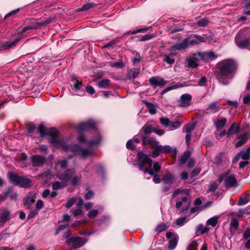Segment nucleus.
Masks as SVG:
<instances>
[{
    "instance_id": "f257e3e1",
    "label": "nucleus",
    "mask_w": 250,
    "mask_h": 250,
    "mask_svg": "<svg viewBox=\"0 0 250 250\" xmlns=\"http://www.w3.org/2000/svg\"><path fill=\"white\" fill-rule=\"evenodd\" d=\"M237 67V63L233 59H225L218 62L216 69L218 82L223 85H228L236 73Z\"/></svg>"
},
{
    "instance_id": "f03ea898",
    "label": "nucleus",
    "mask_w": 250,
    "mask_h": 250,
    "mask_svg": "<svg viewBox=\"0 0 250 250\" xmlns=\"http://www.w3.org/2000/svg\"><path fill=\"white\" fill-rule=\"evenodd\" d=\"M206 39L201 36L194 34L185 39L181 42L175 43L169 49L171 51H176L187 48L189 45L198 44L199 42H205Z\"/></svg>"
},
{
    "instance_id": "7ed1b4c3",
    "label": "nucleus",
    "mask_w": 250,
    "mask_h": 250,
    "mask_svg": "<svg viewBox=\"0 0 250 250\" xmlns=\"http://www.w3.org/2000/svg\"><path fill=\"white\" fill-rule=\"evenodd\" d=\"M57 177L63 183L70 181L73 186H77L81 178V175L76 174V170L73 168L67 169L62 173H58Z\"/></svg>"
},
{
    "instance_id": "20e7f679",
    "label": "nucleus",
    "mask_w": 250,
    "mask_h": 250,
    "mask_svg": "<svg viewBox=\"0 0 250 250\" xmlns=\"http://www.w3.org/2000/svg\"><path fill=\"white\" fill-rule=\"evenodd\" d=\"M10 182L15 186L27 188L31 185L32 181L26 176H19L17 173L10 172L8 173Z\"/></svg>"
},
{
    "instance_id": "39448f33",
    "label": "nucleus",
    "mask_w": 250,
    "mask_h": 250,
    "mask_svg": "<svg viewBox=\"0 0 250 250\" xmlns=\"http://www.w3.org/2000/svg\"><path fill=\"white\" fill-rule=\"evenodd\" d=\"M137 159L138 162L136 163L134 162L133 165L134 167H137L138 169L146 174V170L147 168H145L146 164H148V166L152 167V161L151 159L146 153L140 151L137 155Z\"/></svg>"
},
{
    "instance_id": "423d86ee",
    "label": "nucleus",
    "mask_w": 250,
    "mask_h": 250,
    "mask_svg": "<svg viewBox=\"0 0 250 250\" xmlns=\"http://www.w3.org/2000/svg\"><path fill=\"white\" fill-rule=\"evenodd\" d=\"M23 25L25 26L23 28H19V33L23 34L28 30H36L41 28L40 21H39V19H26L24 21Z\"/></svg>"
},
{
    "instance_id": "0eeeda50",
    "label": "nucleus",
    "mask_w": 250,
    "mask_h": 250,
    "mask_svg": "<svg viewBox=\"0 0 250 250\" xmlns=\"http://www.w3.org/2000/svg\"><path fill=\"white\" fill-rule=\"evenodd\" d=\"M88 239L78 236H73L68 238L66 243L74 249H78L83 246L87 241Z\"/></svg>"
},
{
    "instance_id": "6e6552de",
    "label": "nucleus",
    "mask_w": 250,
    "mask_h": 250,
    "mask_svg": "<svg viewBox=\"0 0 250 250\" xmlns=\"http://www.w3.org/2000/svg\"><path fill=\"white\" fill-rule=\"evenodd\" d=\"M95 126L96 123L95 121L90 120L80 124L77 126V129L79 133H82L84 131L94 128Z\"/></svg>"
},
{
    "instance_id": "1a4fd4ad",
    "label": "nucleus",
    "mask_w": 250,
    "mask_h": 250,
    "mask_svg": "<svg viewBox=\"0 0 250 250\" xmlns=\"http://www.w3.org/2000/svg\"><path fill=\"white\" fill-rule=\"evenodd\" d=\"M166 236L167 239H168L170 238L168 243V248L170 250H173L176 248L177 245L179 238L178 235L171 232H167Z\"/></svg>"
},
{
    "instance_id": "9d476101",
    "label": "nucleus",
    "mask_w": 250,
    "mask_h": 250,
    "mask_svg": "<svg viewBox=\"0 0 250 250\" xmlns=\"http://www.w3.org/2000/svg\"><path fill=\"white\" fill-rule=\"evenodd\" d=\"M235 42L237 46L240 48H246L248 49L249 44V38H242L240 32H238L235 38Z\"/></svg>"
},
{
    "instance_id": "9b49d317",
    "label": "nucleus",
    "mask_w": 250,
    "mask_h": 250,
    "mask_svg": "<svg viewBox=\"0 0 250 250\" xmlns=\"http://www.w3.org/2000/svg\"><path fill=\"white\" fill-rule=\"evenodd\" d=\"M162 181L165 185H172L177 181L176 176L169 171H166L162 177Z\"/></svg>"
},
{
    "instance_id": "f8f14e48",
    "label": "nucleus",
    "mask_w": 250,
    "mask_h": 250,
    "mask_svg": "<svg viewBox=\"0 0 250 250\" xmlns=\"http://www.w3.org/2000/svg\"><path fill=\"white\" fill-rule=\"evenodd\" d=\"M192 97L190 94H184L182 95L180 99L177 101L178 105L180 107H187L191 104Z\"/></svg>"
},
{
    "instance_id": "ddd939ff",
    "label": "nucleus",
    "mask_w": 250,
    "mask_h": 250,
    "mask_svg": "<svg viewBox=\"0 0 250 250\" xmlns=\"http://www.w3.org/2000/svg\"><path fill=\"white\" fill-rule=\"evenodd\" d=\"M36 193L33 191L30 192L23 199L24 205L27 209H30L32 204L35 201Z\"/></svg>"
},
{
    "instance_id": "4468645a",
    "label": "nucleus",
    "mask_w": 250,
    "mask_h": 250,
    "mask_svg": "<svg viewBox=\"0 0 250 250\" xmlns=\"http://www.w3.org/2000/svg\"><path fill=\"white\" fill-rule=\"evenodd\" d=\"M31 161L33 167H40L44 165L45 162V158L40 155H33L31 157Z\"/></svg>"
},
{
    "instance_id": "2eb2a0df",
    "label": "nucleus",
    "mask_w": 250,
    "mask_h": 250,
    "mask_svg": "<svg viewBox=\"0 0 250 250\" xmlns=\"http://www.w3.org/2000/svg\"><path fill=\"white\" fill-rule=\"evenodd\" d=\"M58 131L54 128H50L48 130L47 135L50 136V142L51 144L55 145L60 144V141L58 138Z\"/></svg>"
},
{
    "instance_id": "dca6fc26",
    "label": "nucleus",
    "mask_w": 250,
    "mask_h": 250,
    "mask_svg": "<svg viewBox=\"0 0 250 250\" xmlns=\"http://www.w3.org/2000/svg\"><path fill=\"white\" fill-rule=\"evenodd\" d=\"M149 82L150 85L154 87L156 86L162 87L167 83V81L159 77H152L150 78L149 79Z\"/></svg>"
},
{
    "instance_id": "f3484780",
    "label": "nucleus",
    "mask_w": 250,
    "mask_h": 250,
    "mask_svg": "<svg viewBox=\"0 0 250 250\" xmlns=\"http://www.w3.org/2000/svg\"><path fill=\"white\" fill-rule=\"evenodd\" d=\"M78 141L80 143H84L89 146H93L100 143L101 141V136H98L95 140L87 141L83 135H80L78 137Z\"/></svg>"
},
{
    "instance_id": "a211bd4d",
    "label": "nucleus",
    "mask_w": 250,
    "mask_h": 250,
    "mask_svg": "<svg viewBox=\"0 0 250 250\" xmlns=\"http://www.w3.org/2000/svg\"><path fill=\"white\" fill-rule=\"evenodd\" d=\"M162 146L159 144V142H157L151 146L152 151L151 152V156L153 158H156L159 156L162 153Z\"/></svg>"
},
{
    "instance_id": "6ab92c4d",
    "label": "nucleus",
    "mask_w": 250,
    "mask_h": 250,
    "mask_svg": "<svg viewBox=\"0 0 250 250\" xmlns=\"http://www.w3.org/2000/svg\"><path fill=\"white\" fill-rule=\"evenodd\" d=\"M161 169V166L159 163L156 162L152 164V167L149 166L147 169L146 170V174L148 173L150 175H154L155 173L158 172Z\"/></svg>"
},
{
    "instance_id": "aec40b11",
    "label": "nucleus",
    "mask_w": 250,
    "mask_h": 250,
    "mask_svg": "<svg viewBox=\"0 0 250 250\" xmlns=\"http://www.w3.org/2000/svg\"><path fill=\"white\" fill-rule=\"evenodd\" d=\"M239 227V221L237 218H233L230 223V237H233L235 233L236 230L238 229Z\"/></svg>"
},
{
    "instance_id": "412c9836",
    "label": "nucleus",
    "mask_w": 250,
    "mask_h": 250,
    "mask_svg": "<svg viewBox=\"0 0 250 250\" xmlns=\"http://www.w3.org/2000/svg\"><path fill=\"white\" fill-rule=\"evenodd\" d=\"M225 186L227 188L231 187H236L237 186V182L233 175H230L227 177L225 180Z\"/></svg>"
},
{
    "instance_id": "4be33fe9",
    "label": "nucleus",
    "mask_w": 250,
    "mask_h": 250,
    "mask_svg": "<svg viewBox=\"0 0 250 250\" xmlns=\"http://www.w3.org/2000/svg\"><path fill=\"white\" fill-rule=\"evenodd\" d=\"M21 38H19L12 41H9L8 42H2L1 43V46L3 47L4 49L12 48L16 45L17 43L21 41Z\"/></svg>"
},
{
    "instance_id": "5701e85b",
    "label": "nucleus",
    "mask_w": 250,
    "mask_h": 250,
    "mask_svg": "<svg viewBox=\"0 0 250 250\" xmlns=\"http://www.w3.org/2000/svg\"><path fill=\"white\" fill-rule=\"evenodd\" d=\"M63 148L65 151H70L75 154L80 153L81 147L78 145H71L68 146L66 144H63Z\"/></svg>"
},
{
    "instance_id": "b1692460",
    "label": "nucleus",
    "mask_w": 250,
    "mask_h": 250,
    "mask_svg": "<svg viewBox=\"0 0 250 250\" xmlns=\"http://www.w3.org/2000/svg\"><path fill=\"white\" fill-rule=\"evenodd\" d=\"M220 106L219 102H213L208 105L206 110L208 111L209 113H215L219 111Z\"/></svg>"
},
{
    "instance_id": "393cba45",
    "label": "nucleus",
    "mask_w": 250,
    "mask_h": 250,
    "mask_svg": "<svg viewBox=\"0 0 250 250\" xmlns=\"http://www.w3.org/2000/svg\"><path fill=\"white\" fill-rule=\"evenodd\" d=\"M157 142L155 138L150 137L149 135H145L142 137V143L144 146L151 145L152 146Z\"/></svg>"
},
{
    "instance_id": "a878e982",
    "label": "nucleus",
    "mask_w": 250,
    "mask_h": 250,
    "mask_svg": "<svg viewBox=\"0 0 250 250\" xmlns=\"http://www.w3.org/2000/svg\"><path fill=\"white\" fill-rule=\"evenodd\" d=\"M240 131V126L238 124L233 123L227 132V137H229L233 133H238Z\"/></svg>"
},
{
    "instance_id": "bb28decb",
    "label": "nucleus",
    "mask_w": 250,
    "mask_h": 250,
    "mask_svg": "<svg viewBox=\"0 0 250 250\" xmlns=\"http://www.w3.org/2000/svg\"><path fill=\"white\" fill-rule=\"evenodd\" d=\"M200 56L202 60L206 61L211 60L216 58V56L215 55V54L213 51L204 52L200 55Z\"/></svg>"
},
{
    "instance_id": "cd10ccee",
    "label": "nucleus",
    "mask_w": 250,
    "mask_h": 250,
    "mask_svg": "<svg viewBox=\"0 0 250 250\" xmlns=\"http://www.w3.org/2000/svg\"><path fill=\"white\" fill-rule=\"evenodd\" d=\"M239 141L235 145V147H239L245 144L248 140V134L245 133L238 137Z\"/></svg>"
},
{
    "instance_id": "c85d7f7f",
    "label": "nucleus",
    "mask_w": 250,
    "mask_h": 250,
    "mask_svg": "<svg viewBox=\"0 0 250 250\" xmlns=\"http://www.w3.org/2000/svg\"><path fill=\"white\" fill-rule=\"evenodd\" d=\"M98 5V4H96L94 2H87L84 4L81 8L78 9L77 11L78 12H83L87 11L90 8L96 7Z\"/></svg>"
},
{
    "instance_id": "c756f323",
    "label": "nucleus",
    "mask_w": 250,
    "mask_h": 250,
    "mask_svg": "<svg viewBox=\"0 0 250 250\" xmlns=\"http://www.w3.org/2000/svg\"><path fill=\"white\" fill-rule=\"evenodd\" d=\"M72 82L73 83L74 88L76 90H79L82 87L83 83L82 82L79 81L76 79V77L74 75L71 76Z\"/></svg>"
},
{
    "instance_id": "7c9ffc66",
    "label": "nucleus",
    "mask_w": 250,
    "mask_h": 250,
    "mask_svg": "<svg viewBox=\"0 0 250 250\" xmlns=\"http://www.w3.org/2000/svg\"><path fill=\"white\" fill-rule=\"evenodd\" d=\"M140 72V70L139 68H133L127 74V77L129 79H135L138 77Z\"/></svg>"
},
{
    "instance_id": "2f4dec72",
    "label": "nucleus",
    "mask_w": 250,
    "mask_h": 250,
    "mask_svg": "<svg viewBox=\"0 0 250 250\" xmlns=\"http://www.w3.org/2000/svg\"><path fill=\"white\" fill-rule=\"evenodd\" d=\"M189 190L187 188H179L176 190H175L172 192V196L173 197H175L178 195H179L181 193H184L186 195H189Z\"/></svg>"
},
{
    "instance_id": "473e14b6",
    "label": "nucleus",
    "mask_w": 250,
    "mask_h": 250,
    "mask_svg": "<svg viewBox=\"0 0 250 250\" xmlns=\"http://www.w3.org/2000/svg\"><path fill=\"white\" fill-rule=\"evenodd\" d=\"M110 83V80L107 79H102L98 83V85L99 88H105L107 87Z\"/></svg>"
},
{
    "instance_id": "72a5a7b5",
    "label": "nucleus",
    "mask_w": 250,
    "mask_h": 250,
    "mask_svg": "<svg viewBox=\"0 0 250 250\" xmlns=\"http://www.w3.org/2000/svg\"><path fill=\"white\" fill-rule=\"evenodd\" d=\"M110 220V217L107 215H103L96 220V222L98 226L106 224Z\"/></svg>"
},
{
    "instance_id": "f704fd0d",
    "label": "nucleus",
    "mask_w": 250,
    "mask_h": 250,
    "mask_svg": "<svg viewBox=\"0 0 250 250\" xmlns=\"http://www.w3.org/2000/svg\"><path fill=\"white\" fill-rule=\"evenodd\" d=\"M227 120L225 118L218 120L215 123V125L217 129L222 128L226 124Z\"/></svg>"
},
{
    "instance_id": "c9c22d12",
    "label": "nucleus",
    "mask_w": 250,
    "mask_h": 250,
    "mask_svg": "<svg viewBox=\"0 0 250 250\" xmlns=\"http://www.w3.org/2000/svg\"><path fill=\"white\" fill-rule=\"evenodd\" d=\"M154 128H152L151 125L146 124L141 129V131H143L145 135H148L150 133L153 132Z\"/></svg>"
},
{
    "instance_id": "e433bc0d",
    "label": "nucleus",
    "mask_w": 250,
    "mask_h": 250,
    "mask_svg": "<svg viewBox=\"0 0 250 250\" xmlns=\"http://www.w3.org/2000/svg\"><path fill=\"white\" fill-rule=\"evenodd\" d=\"M10 215V212L7 210H4L0 215V222L2 223H5L7 221L8 217Z\"/></svg>"
},
{
    "instance_id": "4c0bfd02",
    "label": "nucleus",
    "mask_w": 250,
    "mask_h": 250,
    "mask_svg": "<svg viewBox=\"0 0 250 250\" xmlns=\"http://www.w3.org/2000/svg\"><path fill=\"white\" fill-rule=\"evenodd\" d=\"M143 102L148 108V111L150 114H154L156 113L155 107L152 103L146 101H143Z\"/></svg>"
},
{
    "instance_id": "58836bf2",
    "label": "nucleus",
    "mask_w": 250,
    "mask_h": 250,
    "mask_svg": "<svg viewBox=\"0 0 250 250\" xmlns=\"http://www.w3.org/2000/svg\"><path fill=\"white\" fill-rule=\"evenodd\" d=\"M218 218L219 217L217 216H213L208 219L206 222V224L208 226L210 225L211 227H214L218 222Z\"/></svg>"
},
{
    "instance_id": "ea45409f",
    "label": "nucleus",
    "mask_w": 250,
    "mask_h": 250,
    "mask_svg": "<svg viewBox=\"0 0 250 250\" xmlns=\"http://www.w3.org/2000/svg\"><path fill=\"white\" fill-rule=\"evenodd\" d=\"M12 191L13 188L12 187H9L6 190L3 191L2 192V194L0 195V198L1 201H4Z\"/></svg>"
},
{
    "instance_id": "a19ab883",
    "label": "nucleus",
    "mask_w": 250,
    "mask_h": 250,
    "mask_svg": "<svg viewBox=\"0 0 250 250\" xmlns=\"http://www.w3.org/2000/svg\"><path fill=\"white\" fill-rule=\"evenodd\" d=\"M172 55V53L165 55L164 56V58H163L164 62H166L169 64H173L175 62V60L173 58L171 57Z\"/></svg>"
},
{
    "instance_id": "79ce46f5",
    "label": "nucleus",
    "mask_w": 250,
    "mask_h": 250,
    "mask_svg": "<svg viewBox=\"0 0 250 250\" xmlns=\"http://www.w3.org/2000/svg\"><path fill=\"white\" fill-rule=\"evenodd\" d=\"M149 28V27H147V28H139V29H137L136 30H134L133 32L127 31V32H125L124 33L123 37H124V36L127 35H128L129 34H137V33H140V32H145L147 31L148 30Z\"/></svg>"
},
{
    "instance_id": "37998d69",
    "label": "nucleus",
    "mask_w": 250,
    "mask_h": 250,
    "mask_svg": "<svg viewBox=\"0 0 250 250\" xmlns=\"http://www.w3.org/2000/svg\"><path fill=\"white\" fill-rule=\"evenodd\" d=\"M65 186V183H61L59 181H56L52 184V188L53 190H56L59 189H62Z\"/></svg>"
},
{
    "instance_id": "c03bdc74",
    "label": "nucleus",
    "mask_w": 250,
    "mask_h": 250,
    "mask_svg": "<svg viewBox=\"0 0 250 250\" xmlns=\"http://www.w3.org/2000/svg\"><path fill=\"white\" fill-rule=\"evenodd\" d=\"M42 124H40L39 126L38 131L41 134V137H43L45 135H47L48 130Z\"/></svg>"
},
{
    "instance_id": "a18cd8bd",
    "label": "nucleus",
    "mask_w": 250,
    "mask_h": 250,
    "mask_svg": "<svg viewBox=\"0 0 250 250\" xmlns=\"http://www.w3.org/2000/svg\"><path fill=\"white\" fill-rule=\"evenodd\" d=\"M209 21L205 18H202L197 21L196 24L199 27H205L208 25Z\"/></svg>"
},
{
    "instance_id": "49530a36",
    "label": "nucleus",
    "mask_w": 250,
    "mask_h": 250,
    "mask_svg": "<svg viewBox=\"0 0 250 250\" xmlns=\"http://www.w3.org/2000/svg\"><path fill=\"white\" fill-rule=\"evenodd\" d=\"M198 59L195 57L189 58L188 61V64L189 67L192 68H195L197 66V62Z\"/></svg>"
},
{
    "instance_id": "de8ad7c7",
    "label": "nucleus",
    "mask_w": 250,
    "mask_h": 250,
    "mask_svg": "<svg viewBox=\"0 0 250 250\" xmlns=\"http://www.w3.org/2000/svg\"><path fill=\"white\" fill-rule=\"evenodd\" d=\"M190 152L189 151H186L180 159V162L182 164H185L190 157Z\"/></svg>"
},
{
    "instance_id": "09e8293b",
    "label": "nucleus",
    "mask_w": 250,
    "mask_h": 250,
    "mask_svg": "<svg viewBox=\"0 0 250 250\" xmlns=\"http://www.w3.org/2000/svg\"><path fill=\"white\" fill-rule=\"evenodd\" d=\"M10 235V233L8 229H5L0 233V241L3 239H6Z\"/></svg>"
},
{
    "instance_id": "8fccbe9b",
    "label": "nucleus",
    "mask_w": 250,
    "mask_h": 250,
    "mask_svg": "<svg viewBox=\"0 0 250 250\" xmlns=\"http://www.w3.org/2000/svg\"><path fill=\"white\" fill-rule=\"evenodd\" d=\"M168 228V227H167L165 223H162L158 225L157 227L156 228V231L158 232V233L161 232L162 231H164L166 230Z\"/></svg>"
},
{
    "instance_id": "3c124183",
    "label": "nucleus",
    "mask_w": 250,
    "mask_h": 250,
    "mask_svg": "<svg viewBox=\"0 0 250 250\" xmlns=\"http://www.w3.org/2000/svg\"><path fill=\"white\" fill-rule=\"evenodd\" d=\"M79 153L82 157L85 158L91 154V151L88 149L81 148Z\"/></svg>"
},
{
    "instance_id": "603ef678",
    "label": "nucleus",
    "mask_w": 250,
    "mask_h": 250,
    "mask_svg": "<svg viewBox=\"0 0 250 250\" xmlns=\"http://www.w3.org/2000/svg\"><path fill=\"white\" fill-rule=\"evenodd\" d=\"M197 230L200 231V234L207 233L209 231V229L207 227H204L203 224H200L197 228Z\"/></svg>"
},
{
    "instance_id": "864d4df0",
    "label": "nucleus",
    "mask_w": 250,
    "mask_h": 250,
    "mask_svg": "<svg viewBox=\"0 0 250 250\" xmlns=\"http://www.w3.org/2000/svg\"><path fill=\"white\" fill-rule=\"evenodd\" d=\"M121 38H117L115 40H113V41L107 43L103 46V48H109L110 47L113 46L120 41Z\"/></svg>"
},
{
    "instance_id": "5fc2aeb1",
    "label": "nucleus",
    "mask_w": 250,
    "mask_h": 250,
    "mask_svg": "<svg viewBox=\"0 0 250 250\" xmlns=\"http://www.w3.org/2000/svg\"><path fill=\"white\" fill-rule=\"evenodd\" d=\"M223 156V153L222 152L219 153L214 159L213 163L214 164L219 165L222 163V159Z\"/></svg>"
},
{
    "instance_id": "6e6d98bb",
    "label": "nucleus",
    "mask_w": 250,
    "mask_h": 250,
    "mask_svg": "<svg viewBox=\"0 0 250 250\" xmlns=\"http://www.w3.org/2000/svg\"><path fill=\"white\" fill-rule=\"evenodd\" d=\"M197 247L198 244L197 241L196 240H193L188 247L187 250H197Z\"/></svg>"
},
{
    "instance_id": "4d7b16f0",
    "label": "nucleus",
    "mask_w": 250,
    "mask_h": 250,
    "mask_svg": "<svg viewBox=\"0 0 250 250\" xmlns=\"http://www.w3.org/2000/svg\"><path fill=\"white\" fill-rule=\"evenodd\" d=\"M195 125L194 124L187 125L184 127V130L186 133L191 134V131L194 129Z\"/></svg>"
},
{
    "instance_id": "13d9d810",
    "label": "nucleus",
    "mask_w": 250,
    "mask_h": 250,
    "mask_svg": "<svg viewBox=\"0 0 250 250\" xmlns=\"http://www.w3.org/2000/svg\"><path fill=\"white\" fill-rule=\"evenodd\" d=\"M98 214V210L92 209L88 212L87 216L89 218H94Z\"/></svg>"
},
{
    "instance_id": "bf43d9fd",
    "label": "nucleus",
    "mask_w": 250,
    "mask_h": 250,
    "mask_svg": "<svg viewBox=\"0 0 250 250\" xmlns=\"http://www.w3.org/2000/svg\"><path fill=\"white\" fill-rule=\"evenodd\" d=\"M160 123L164 126L168 127L170 125V121L167 118H161L159 119Z\"/></svg>"
},
{
    "instance_id": "052dcab7",
    "label": "nucleus",
    "mask_w": 250,
    "mask_h": 250,
    "mask_svg": "<svg viewBox=\"0 0 250 250\" xmlns=\"http://www.w3.org/2000/svg\"><path fill=\"white\" fill-rule=\"evenodd\" d=\"M111 66L115 68H123L125 65L122 61H120L112 62Z\"/></svg>"
},
{
    "instance_id": "680f3d73",
    "label": "nucleus",
    "mask_w": 250,
    "mask_h": 250,
    "mask_svg": "<svg viewBox=\"0 0 250 250\" xmlns=\"http://www.w3.org/2000/svg\"><path fill=\"white\" fill-rule=\"evenodd\" d=\"M155 37V35L154 34H146L145 35H144L143 36H142L141 38V39H140V41L143 42V41H147V40H150Z\"/></svg>"
},
{
    "instance_id": "e2e57ef3",
    "label": "nucleus",
    "mask_w": 250,
    "mask_h": 250,
    "mask_svg": "<svg viewBox=\"0 0 250 250\" xmlns=\"http://www.w3.org/2000/svg\"><path fill=\"white\" fill-rule=\"evenodd\" d=\"M249 199L248 197H244V198L241 197L239 199V200L238 202L237 205L238 206H243V205H244L246 204L247 203H248L249 202Z\"/></svg>"
},
{
    "instance_id": "0e129e2a",
    "label": "nucleus",
    "mask_w": 250,
    "mask_h": 250,
    "mask_svg": "<svg viewBox=\"0 0 250 250\" xmlns=\"http://www.w3.org/2000/svg\"><path fill=\"white\" fill-rule=\"evenodd\" d=\"M162 149L163 153L167 154L171 152L172 148L168 145H166L164 146H162Z\"/></svg>"
},
{
    "instance_id": "69168bd1",
    "label": "nucleus",
    "mask_w": 250,
    "mask_h": 250,
    "mask_svg": "<svg viewBox=\"0 0 250 250\" xmlns=\"http://www.w3.org/2000/svg\"><path fill=\"white\" fill-rule=\"evenodd\" d=\"M38 212L39 211H38L36 209L30 210L29 213L27 216V219L28 220H30L31 219L33 218L35 216V215L38 214Z\"/></svg>"
},
{
    "instance_id": "338daca9",
    "label": "nucleus",
    "mask_w": 250,
    "mask_h": 250,
    "mask_svg": "<svg viewBox=\"0 0 250 250\" xmlns=\"http://www.w3.org/2000/svg\"><path fill=\"white\" fill-rule=\"evenodd\" d=\"M76 201V198L73 197L67 202V203L65 204V207L66 208H69L75 204Z\"/></svg>"
},
{
    "instance_id": "774afa93",
    "label": "nucleus",
    "mask_w": 250,
    "mask_h": 250,
    "mask_svg": "<svg viewBox=\"0 0 250 250\" xmlns=\"http://www.w3.org/2000/svg\"><path fill=\"white\" fill-rule=\"evenodd\" d=\"M186 222V217H180L176 220V224L180 226H183Z\"/></svg>"
}]
</instances>
